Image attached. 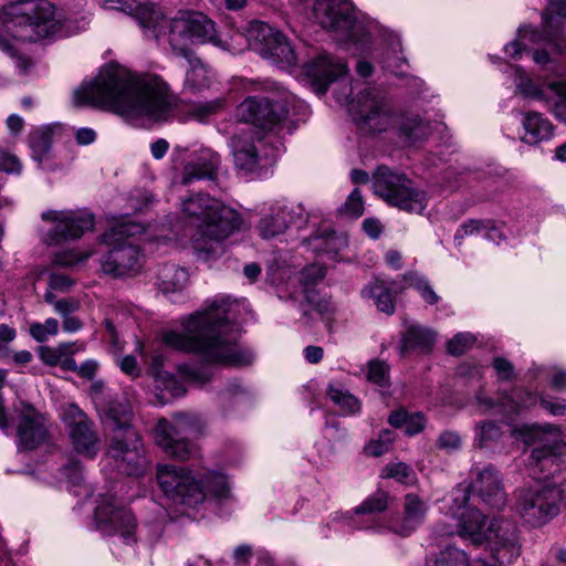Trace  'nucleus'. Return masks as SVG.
I'll return each mask as SVG.
<instances>
[{
  "instance_id": "nucleus-1",
  "label": "nucleus",
  "mask_w": 566,
  "mask_h": 566,
  "mask_svg": "<svg viewBox=\"0 0 566 566\" xmlns=\"http://www.w3.org/2000/svg\"><path fill=\"white\" fill-rule=\"evenodd\" d=\"M238 307L235 301L216 300L184 322L185 333H165L164 343L178 350L197 353L210 363L248 365L252 355L239 347L238 328L231 325L237 318Z\"/></svg>"
},
{
  "instance_id": "nucleus-2",
  "label": "nucleus",
  "mask_w": 566,
  "mask_h": 566,
  "mask_svg": "<svg viewBox=\"0 0 566 566\" xmlns=\"http://www.w3.org/2000/svg\"><path fill=\"white\" fill-rule=\"evenodd\" d=\"M77 106H176L177 96L159 76L111 62L73 92Z\"/></svg>"
},
{
  "instance_id": "nucleus-3",
  "label": "nucleus",
  "mask_w": 566,
  "mask_h": 566,
  "mask_svg": "<svg viewBox=\"0 0 566 566\" xmlns=\"http://www.w3.org/2000/svg\"><path fill=\"white\" fill-rule=\"evenodd\" d=\"M245 108L242 127L230 139V148L237 169L243 174L260 176L271 168L279 155L276 147L263 142V134L271 132L286 116V108Z\"/></svg>"
},
{
  "instance_id": "nucleus-4",
  "label": "nucleus",
  "mask_w": 566,
  "mask_h": 566,
  "mask_svg": "<svg viewBox=\"0 0 566 566\" xmlns=\"http://www.w3.org/2000/svg\"><path fill=\"white\" fill-rule=\"evenodd\" d=\"M182 210L189 217L200 220L193 248L203 259L220 254L221 241L230 237L242 223L234 209L208 195H197L184 200Z\"/></svg>"
},
{
  "instance_id": "nucleus-5",
  "label": "nucleus",
  "mask_w": 566,
  "mask_h": 566,
  "mask_svg": "<svg viewBox=\"0 0 566 566\" xmlns=\"http://www.w3.org/2000/svg\"><path fill=\"white\" fill-rule=\"evenodd\" d=\"M55 7L48 0H14L3 6L1 20L12 39L34 43L55 30Z\"/></svg>"
},
{
  "instance_id": "nucleus-6",
  "label": "nucleus",
  "mask_w": 566,
  "mask_h": 566,
  "mask_svg": "<svg viewBox=\"0 0 566 566\" xmlns=\"http://www.w3.org/2000/svg\"><path fill=\"white\" fill-rule=\"evenodd\" d=\"M513 434L533 448L530 465L533 474H543L536 479L546 480L560 475L559 482L566 480V444L560 440V430L553 424H523L513 430Z\"/></svg>"
},
{
  "instance_id": "nucleus-7",
  "label": "nucleus",
  "mask_w": 566,
  "mask_h": 566,
  "mask_svg": "<svg viewBox=\"0 0 566 566\" xmlns=\"http://www.w3.org/2000/svg\"><path fill=\"white\" fill-rule=\"evenodd\" d=\"M143 231L142 224L125 221L103 234V242L109 247V250L101 260L104 273L113 277H122L140 272L143 266L142 255L134 238Z\"/></svg>"
},
{
  "instance_id": "nucleus-8",
  "label": "nucleus",
  "mask_w": 566,
  "mask_h": 566,
  "mask_svg": "<svg viewBox=\"0 0 566 566\" xmlns=\"http://www.w3.org/2000/svg\"><path fill=\"white\" fill-rule=\"evenodd\" d=\"M115 408V416L102 413L112 426L113 437L109 454L117 461L126 463L122 469L127 474H137L142 463V443L137 431L130 427L132 408L126 400L108 399Z\"/></svg>"
},
{
  "instance_id": "nucleus-9",
  "label": "nucleus",
  "mask_w": 566,
  "mask_h": 566,
  "mask_svg": "<svg viewBox=\"0 0 566 566\" xmlns=\"http://www.w3.org/2000/svg\"><path fill=\"white\" fill-rule=\"evenodd\" d=\"M374 192L388 205L410 213L421 214L427 205L426 192L416 187L403 174L380 166L374 174Z\"/></svg>"
},
{
  "instance_id": "nucleus-10",
  "label": "nucleus",
  "mask_w": 566,
  "mask_h": 566,
  "mask_svg": "<svg viewBox=\"0 0 566 566\" xmlns=\"http://www.w3.org/2000/svg\"><path fill=\"white\" fill-rule=\"evenodd\" d=\"M447 515L457 521L454 525H447L441 522L436 526L434 532L439 536H451L459 534L471 538L475 544H481L488 539L489 530L494 523L501 520H494L486 526L485 517L482 513L469 505V490L467 488H455L451 494V504Z\"/></svg>"
},
{
  "instance_id": "nucleus-11",
  "label": "nucleus",
  "mask_w": 566,
  "mask_h": 566,
  "mask_svg": "<svg viewBox=\"0 0 566 566\" xmlns=\"http://www.w3.org/2000/svg\"><path fill=\"white\" fill-rule=\"evenodd\" d=\"M169 43L172 51L190 57V45L195 42H210L227 50L228 42L218 39L213 21L201 12H179L169 21Z\"/></svg>"
},
{
  "instance_id": "nucleus-12",
  "label": "nucleus",
  "mask_w": 566,
  "mask_h": 566,
  "mask_svg": "<svg viewBox=\"0 0 566 566\" xmlns=\"http://www.w3.org/2000/svg\"><path fill=\"white\" fill-rule=\"evenodd\" d=\"M564 502L558 482L537 484L520 491L515 503L516 514L531 526H542L554 518Z\"/></svg>"
},
{
  "instance_id": "nucleus-13",
  "label": "nucleus",
  "mask_w": 566,
  "mask_h": 566,
  "mask_svg": "<svg viewBox=\"0 0 566 566\" xmlns=\"http://www.w3.org/2000/svg\"><path fill=\"white\" fill-rule=\"evenodd\" d=\"M200 419L193 415L178 413L169 422L160 419L154 430L156 443L167 454L179 460H186L192 453L188 437L200 431Z\"/></svg>"
},
{
  "instance_id": "nucleus-14",
  "label": "nucleus",
  "mask_w": 566,
  "mask_h": 566,
  "mask_svg": "<svg viewBox=\"0 0 566 566\" xmlns=\"http://www.w3.org/2000/svg\"><path fill=\"white\" fill-rule=\"evenodd\" d=\"M313 15L318 24L342 41H356L360 29L352 0H314Z\"/></svg>"
},
{
  "instance_id": "nucleus-15",
  "label": "nucleus",
  "mask_w": 566,
  "mask_h": 566,
  "mask_svg": "<svg viewBox=\"0 0 566 566\" xmlns=\"http://www.w3.org/2000/svg\"><path fill=\"white\" fill-rule=\"evenodd\" d=\"M157 479L163 492L174 502L190 506L203 500L202 485L184 467L160 465Z\"/></svg>"
},
{
  "instance_id": "nucleus-16",
  "label": "nucleus",
  "mask_w": 566,
  "mask_h": 566,
  "mask_svg": "<svg viewBox=\"0 0 566 566\" xmlns=\"http://www.w3.org/2000/svg\"><path fill=\"white\" fill-rule=\"evenodd\" d=\"M42 219L53 224L43 237L49 245L77 239L94 227V217L86 211L49 210L42 213Z\"/></svg>"
},
{
  "instance_id": "nucleus-17",
  "label": "nucleus",
  "mask_w": 566,
  "mask_h": 566,
  "mask_svg": "<svg viewBox=\"0 0 566 566\" xmlns=\"http://www.w3.org/2000/svg\"><path fill=\"white\" fill-rule=\"evenodd\" d=\"M61 418L69 430L71 443L76 452L93 458L99 449V438L92 420L75 403L62 406Z\"/></svg>"
},
{
  "instance_id": "nucleus-18",
  "label": "nucleus",
  "mask_w": 566,
  "mask_h": 566,
  "mask_svg": "<svg viewBox=\"0 0 566 566\" xmlns=\"http://www.w3.org/2000/svg\"><path fill=\"white\" fill-rule=\"evenodd\" d=\"M14 410L20 444L24 449L32 450L44 443L49 437L44 416L24 401L15 406Z\"/></svg>"
},
{
  "instance_id": "nucleus-19",
  "label": "nucleus",
  "mask_w": 566,
  "mask_h": 566,
  "mask_svg": "<svg viewBox=\"0 0 566 566\" xmlns=\"http://www.w3.org/2000/svg\"><path fill=\"white\" fill-rule=\"evenodd\" d=\"M97 528L107 535L118 533L126 544L136 542L134 536L136 522L133 514L120 507H115L113 501L104 500L95 509Z\"/></svg>"
},
{
  "instance_id": "nucleus-20",
  "label": "nucleus",
  "mask_w": 566,
  "mask_h": 566,
  "mask_svg": "<svg viewBox=\"0 0 566 566\" xmlns=\"http://www.w3.org/2000/svg\"><path fill=\"white\" fill-rule=\"evenodd\" d=\"M473 480L469 485H458L457 488H467L470 492L476 494L486 505L501 509L506 503V492L497 471L491 467L473 468L471 470Z\"/></svg>"
},
{
  "instance_id": "nucleus-21",
  "label": "nucleus",
  "mask_w": 566,
  "mask_h": 566,
  "mask_svg": "<svg viewBox=\"0 0 566 566\" xmlns=\"http://www.w3.org/2000/svg\"><path fill=\"white\" fill-rule=\"evenodd\" d=\"M491 545L492 556L497 566H510L520 555L518 532L516 526L501 520L489 530L486 539Z\"/></svg>"
},
{
  "instance_id": "nucleus-22",
  "label": "nucleus",
  "mask_w": 566,
  "mask_h": 566,
  "mask_svg": "<svg viewBox=\"0 0 566 566\" xmlns=\"http://www.w3.org/2000/svg\"><path fill=\"white\" fill-rule=\"evenodd\" d=\"M292 203L284 200H277L264 209L258 224L256 231L262 239H272L283 234L297 216L296 209Z\"/></svg>"
},
{
  "instance_id": "nucleus-23",
  "label": "nucleus",
  "mask_w": 566,
  "mask_h": 566,
  "mask_svg": "<svg viewBox=\"0 0 566 566\" xmlns=\"http://www.w3.org/2000/svg\"><path fill=\"white\" fill-rule=\"evenodd\" d=\"M311 81V87L316 94L326 92L328 85L348 72L347 64L340 59L321 54L304 67Z\"/></svg>"
},
{
  "instance_id": "nucleus-24",
  "label": "nucleus",
  "mask_w": 566,
  "mask_h": 566,
  "mask_svg": "<svg viewBox=\"0 0 566 566\" xmlns=\"http://www.w3.org/2000/svg\"><path fill=\"white\" fill-rule=\"evenodd\" d=\"M280 31L272 28L265 22L262 21H251L245 28L244 33H235L231 36V42L229 43V48L227 50L239 53L244 50L243 41L247 46L261 56L264 53L269 52V48L273 41H275V36Z\"/></svg>"
},
{
  "instance_id": "nucleus-25",
  "label": "nucleus",
  "mask_w": 566,
  "mask_h": 566,
  "mask_svg": "<svg viewBox=\"0 0 566 566\" xmlns=\"http://www.w3.org/2000/svg\"><path fill=\"white\" fill-rule=\"evenodd\" d=\"M240 106H286L298 103L297 97L274 82L250 83Z\"/></svg>"
},
{
  "instance_id": "nucleus-26",
  "label": "nucleus",
  "mask_w": 566,
  "mask_h": 566,
  "mask_svg": "<svg viewBox=\"0 0 566 566\" xmlns=\"http://www.w3.org/2000/svg\"><path fill=\"white\" fill-rule=\"evenodd\" d=\"M545 43L553 45L557 52L566 50V0H552L544 15Z\"/></svg>"
},
{
  "instance_id": "nucleus-27",
  "label": "nucleus",
  "mask_w": 566,
  "mask_h": 566,
  "mask_svg": "<svg viewBox=\"0 0 566 566\" xmlns=\"http://www.w3.org/2000/svg\"><path fill=\"white\" fill-rule=\"evenodd\" d=\"M516 92L535 102L548 101V94L557 97V104H566V81L551 83L546 90L541 88L521 67H515Z\"/></svg>"
},
{
  "instance_id": "nucleus-28",
  "label": "nucleus",
  "mask_w": 566,
  "mask_h": 566,
  "mask_svg": "<svg viewBox=\"0 0 566 566\" xmlns=\"http://www.w3.org/2000/svg\"><path fill=\"white\" fill-rule=\"evenodd\" d=\"M521 117L522 134L520 139L527 145H537L548 140L554 133V126L543 114L535 111L523 112Z\"/></svg>"
},
{
  "instance_id": "nucleus-29",
  "label": "nucleus",
  "mask_w": 566,
  "mask_h": 566,
  "mask_svg": "<svg viewBox=\"0 0 566 566\" xmlns=\"http://www.w3.org/2000/svg\"><path fill=\"white\" fill-rule=\"evenodd\" d=\"M117 116L135 127L150 128L166 123L171 117V108H111Z\"/></svg>"
},
{
  "instance_id": "nucleus-30",
  "label": "nucleus",
  "mask_w": 566,
  "mask_h": 566,
  "mask_svg": "<svg viewBox=\"0 0 566 566\" xmlns=\"http://www.w3.org/2000/svg\"><path fill=\"white\" fill-rule=\"evenodd\" d=\"M220 164V158L211 150H202L199 157L188 163L182 171L181 182L188 185L195 180L213 179Z\"/></svg>"
},
{
  "instance_id": "nucleus-31",
  "label": "nucleus",
  "mask_w": 566,
  "mask_h": 566,
  "mask_svg": "<svg viewBox=\"0 0 566 566\" xmlns=\"http://www.w3.org/2000/svg\"><path fill=\"white\" fill-rule=\"evenodd\" d=\"M428 504L417 494L409 493L405 496L403 517L396 533L407 536L416 531L424 521Z\"/></svg>"
},
{
  "instance_id": "nucleus-32",
  "label": "nucleus",
  "mask_w": 566,
  "mask_h": 566,
  "mask_svg": "<svg viewBox=\"0 0 566 566\" xmlns=\"http://www.w3.org/2000/svg\"><path fill=\"white\" fill-rule=\"evenodd\" d=\"M437 333L419 324L407 326L402 335L400 352L405 355L409 350L429 352L434 342Z\"/></svg>"
},
{
  "instance_id": "nucleus-33",
  "label": "nucleus",
  "mask_w": 566,
  "mask_h": 566,
  "mask_svg": "<svg viewBox=\"0 0 566 566\" xmlns=\"http://www.w3.org/2000/svg\"><path fill=\"white\" fill-rule=\"evenodd\" d=\"M349 116L365 133L382 132L389 125L386 108H349Z\"/></svg>"
},
{
  "instance_id": "nucleus-34",
  "label": "nucleus",
  "mask_w": 566,
  "mask_h": 566,
  "mask_svg": "<svg viewBox=\"0 0 566 566\" xmlns=\"http://www.w3.org/2000/svg\"><path fill=\"white\" fill-rule=\"evenodd\" d=\"M349 116L365 133L382 132L389 125L386 108H349Z\"/></svg>"
},
{
  "instance_id": "nucleus-35",
  "label": "nucleus",
  "mask_w": 566,
  "mask_h": 566,
  "mask_svg": "<svg viewBox=\"0 0 566 566\" xmlns=\"http://www.w3.org/2000/svg\"><path fill=\"white\" fill-rule=\"evenodd\" d=\"M364 298L371 300L378 311L392 315L396 310L395 298L390 287L381 280L375 279L370 281L361 290Z\"/></svg>"
},
{
  "instance_id": "nucleus-36",
  "label": "nucleus",
  "mask_w": 566,
  "mask_h": 566,
  "mask_svg": "<svg viewBox=\"0 0 566 566\" xmlns=\"http://www.w3.org/2000/svg\"><path fill=\"white\" fill-rule=\"evenodd\" d=\"M269 48V52L262 56L271 63L277 65L280 69H290L296 64V55L293 46L287 41L286 36L279 32Z\"/></svg>"
},
{
  "instance_id": "nucleus-37",
  "label": "nucleus",
  "mask_w": 566,
  "mask_h": 566,
  "mask_svg": "<svg viewBox=\"0 0 566 566\" xmlns=\"http://www.w3.org/2000/svg\"><path fill=\"white\" fill-rule=\"evenodd\" d=\"M105 8L132 12L137 9L140 23L144 28L156 30L159 24L160 13L155 7H136L135 0H105Z\"/></svg>"
},
{
  "instance_id": "nucleus-38",
  "label": "nucleus",
  "mask_w": 566,
  "mask_h": 566,
  "mask_svg": "<svg viewBox=\"0 0 566 566\" xmlns=\"http://www.w3.org/2000/svg\"><path fill=\"white\" fill-rule=\"evenodd\" d=\"M188 280V272L175 264L165 265L158 273V285L165 294L182 291Z\"/></svg>"
},
{
  "instance_id": "nucleus-39",
  "label": "nucleus",
  "mask_w": 566,
  "mask_h": 566,
  "mask_svg": "<svg viewBox=\"0 0 566 566\" xmlns=\"http://www.w3.org/2000/svg\"><path fill=\"white\" fill-rule=\"evenodd\" d=\"M326 394L328 398L340 408L343 413L354 415L359 412L360 402L342 382L331 381L327 385Z\"/></svg>"
},
{
  "instance_id": "nucleus-40",
  "label": "nucleus",
  "mask_w": 566,
  "mask_h": 566,
  "mask_svg": "<svg viewBox=\"0 0 566 566\" xmlns=\"http://www.w3.org/2000/svg\"><path fill=\"white\" fill-rule=\"evenodd\" d=\"M479 233H483L485 239L496 243L503 238L502 232L495 227L492 220H470L461 226L454 237V240L458 244H461V240L464 237Z\"/></svg>"
},
{
  "instance_id": "nucleus-41",
  "label": "nucleus",
  "mask_w": 566,
  "mask_h": 566,
  "mask_svg": "<svg viewBox=\"0 0 566 566\" xmlns=\"http://www.w3.org/2000/svg\"><path fill=\"white\" fill-rule=\"evenodd\" d=\"M53 133L54 127L46 126L38 128L30 134L29 145L32 150V157L38 163H42L50 157Z\"/></svg>"
},
{
  "instance_id": "nucleus-42",
  "label": "nucleus",
  "mask_w": 566,
  "mask_h": 566,
  "mask_svg": "<svg viewBox=\"0 0 566 566\" xmlns=\"http://www.w3.org/2000/svg\"><path fill=\"white\" fill-rule=\"evenodd\" d=\"M308 243L314 250H321L327 254H337L347 247L348 241L345 234H337L332 231L324 235H315L311 238Z\"/></svg>"
},
{
  "instance_id": "nucleus-43",
  "label": "nucleus",
  "mask_w": 566,
  "mask_h": 566,
  "mask_svg": "<svg viewBox=\"0 0 566 566\" xmlns=\"http://www.w3.org/2000/svg\"><path fill=\"white\" fill-rule=\"evenodd\" d=\"M535 402L536 397L533 394L526 390H517L514 391V397H504L500 402V407L502 408V412L504 415L513 416L518 413L524 408L534 406Z\"/></svg>"
},
{
  "instance_id": "nucleus-44",
  "label": "nucleus",
  "mask_w": 566,
  "mask_h": 566,
  "mask_svg": "<svg viewBox=\"0 0 566 566\" xmlns=\"http://www.w3.org/2000/svg\"><path fill=\"white\" fill-rule=\"evenodd\" d=\"M528 41L533 43L545 42L542 33L528 27H523L518 29L517 39L505 45V52L512 57H517L522 51L527 49Z\"/></svg>"
},
{
  "instance_id": "nucleus-45",
  "label": "nucleus",
  "mask_w": 566,
  "mask_h": 566,
  "mask_svg": "<svg viewBox=\"0 0 566 566\" xmlns=\"http://www.w3.org/2000/svg\"><path fill=\"white\" fill-rule=\"evenodd\" d=\"M403 280L409 286L416 289L428 304L433 305L439 302L440 297L433 291L427 277L417 272H407L403 274Z\"/></svg>"
},
{
  "instance_id": "nucleus-46",
  "label": "nucleus",
  "mask_w": 566,
  "mask_h": 566,
  "mask_svg": "<svg viewBox=\"0 0 566 566\" xmlns=\"http://www.w3.org/2000/svg\"><path fill=\"white\" fill-rule=\"evenodd\" d=\"M384 479H395L400 483L411 485L416 482V473L411 467L403 462L388 463L381 470Z\"/></svg>"
},
{
  "instance_id": "nucleus-47",
  "label": "nucleus",
  "mask_w": 566,
  "mask_h": 566,
  "mask_svg": "<svg viewBox=\"0 0 566 566\" xmlns=\"http://www.w3.org/2000/svg\"><path fill=\"white\" fill-rule=\"evenodd\" d=\"M387 93L380 86H365L358 90L357 98L347 99V103H357L358 106H381L386 102Z\"/></svg>"
},
{
  "instance_id": "nucleus-48",
  "label": "nucleus",
  "mask_w": 566,
  "mask_h": 566,
  "mask_svg": "<svg viewBox=\"0 0 566 566\" xmlns=\"http://www.w3.org/2000/svg\"><path fill=\"white\" fill-rule=\"evenodd\" d=\"M432 566H469V559L463 551L448 546L437 555Z\"/></svg>"
},
{
  "instance_id": "nucleus-49",
  "label": "nucleus",
  "mask_w": 566,
  "mask_h": 566,
  "mask_svg": "<svg viewBox=\"0 0 566 566\" xmlns=\"http://www.w3.org/2000/svg\"><path fill=\"white\" fill-rule=\"evenodd\" d=\"M501 428L494 421H482L475 428V443L479 448H485L490 442L500 439Z\"/></svg>"
},
{
  "instance_id": "nucleus-50",
  "label": "nucleus",
  "mask_w": 566,
  "mask_h": 566,
  "mask_svg": "<svg viewBox=\"0 0 566 566\" xmlns=\"http://www.w3.org/2000/svg\"><path fill=\"white\" fill-rule=\"evenodd\" d=\"M389 494L385 491H377L369 497H367L358 507H356L357 514H371L385 511L388 507Z\"/></svg>"
},
{
  "instance_id": "nucleus-51",
  "label": "nucleus",
  "mask_w": 566,
  "mask_h": 566,
  "mask_svg": "<svg viewBox=\"0 0 566 566\" xmlns=\"http://www.w3.org/2000/svg\"><path fill=\"white\" fill-rule=\"evenodd\" d=\"M202 485L203 496L206 492L211 493L216 497H227L229 493V483L223 474L214 473L207 478L206 481H199Z\"/></svg>"
},
{
  "instance_id": "nucleus-52",
  "label": "nucleus",
  "mask_w": 566,
  "mask_h": 566,
  "mask_svg": "<svg viewBox=\"0 0 566 566\" xmlns=\"http://www.w3.org/2000/svg\"><path fill=\"white\" fill-rule=\"evenodd\" d=\"M91 397L101 411V413L115 416V408L112 403H108L109 395L106 394V388L103 382L96 381L91 386Z\"/></svg>"
},
{
  "instance_id": "nucleus-53",
  "label": "nucleus",
  "mask_w": 566,
  "mask_h": 566,
  "mask_svg": "<svg viewBox=\"0 0 566 566\" xmlns=\"http://www.w3.org/2000/svg\"><path fill=\"white\" fill-rule=\"evenodd\" d=\"M29 332L36 342L44 343L50 336L57 334L59 322L55 318H48L44 323H32Z\"/></svg>"
},
{
  "instance_id": "nucleus-54",
  "label": "nucleus",
  "mask_w": 566,
  "mask_h": 566,
  "mask_svg": "<svg viewBox=\"0 0 566 566\" xmlns=\"http://www.w3.org/2000/svg\"><path fill=\"white\" fill-rule=\"evenodd\" d=\"M400 130L411 142L424 139L429 134V126L419 118H409L402 123Z\"/></svg>"
},
{
  "instance_id": "nucleus-55",
  "label": "nucleus",
  "mask_w": 566,
  "mask_h": 566,
  "mask_svg": "<svg viewBox=\"0 0 566 566\" xmlns=\"http://www.w3.org/2000/svg\"><path fill=\"white\" fill-rule=\"evenodd\" d=\"M92 255L91 251L78 252L75 250H67L56 253L53 256V264L62 268H71L81 262H84Z\"/></svg>"
},
{
  "instance_id": "nucleus-56",
  "label": "nucleus",
  "mask_w": 566,
  "mask_h": 566,
  "mask_svg": "<svg viewBox=\"0 0 566 566\" xmlns=\"http://www.w3.org/2000/svg\"><path fill=\"white\" fill-rule=\"evenodd\" d=\"M179 376L187 382L195 386H202L210 380V374L201 368L181 365L178 367Z\"/></svg>"
},
{
  "instance_id": "nucleus-57",
  "label": "nucleus",
  "mask_w": 566,
  "mask_h": 566,
  "mask_svg": "<svg viewBox=\"0 0 566 566\" xmlns=\"http://www.w3.org/2000/svg\"><path fill=\"white\" fill-rule=\"evenodd\" d=\"M475 342V337L470 333H459L447 344V350L453 356L463 355Z\"/></svg>"
},
{
  "instance_id": "nucleus-58",
  "label": "nucleus",
  "mask_w": 566,
  "mask_h": 566,
  "mask_svg": "<svg viewBox=\"0 0 566 566\" xmlns=\"http://www.w3.org/2000/svg\"><path fill=\"white\" fill-rule=\"evenodd\" d=\"M367 378L380 387H386L389 384V366L380 360L370 361Z\"/></svg>"
},
{
  "instance_id": "nucleus-59",
  "label": "nucleus",
  "mask_w": 566,
  "mask_h": 566,
  "mask_svg": "<svg viewBox=\"0 0 566 566\" xmlns=\"http://www.w3.org/2000/svg\"><path fill=\"white\" fill-rule=\"evenodd\" d=\"M342 213L349 218H359L364 213L363 196L358 189H354L342 207Z\"/></svg>"
},
{
  "instance_id": "nucleus-60",
  "label": "nucleus",
  "mask_w": 566,
  "mask_h": 566,
  "mask_svg": "<svg viewBox=\"0 0 566 566\" xmlns=\"http://www.w3.org/2000/svg\"><path fill=\"white\" fill-rule=\"evenodd\" d=\"M71 345L70 344H60L57 347H41L40 348V359L49 366H55L59 365L61 361V358L69 353Z\"/></svg>"
},
{
  "instance_id": "nucleus-61",
  "label": "nucleus",
  "mask_w": 566,
  "mask_h": 566,
  "mask_svg": "<svg viewBox=\"0 0 566 566\" xmlns=\"http://www.w3.org/2000/svg\"><path fill=\"white\" fill-rule=\"evenodd\" d=\"M208 71L201 64L197 63L191 66L186 75V85L193 90H200L207 84Z\"/></svg>"
},
{
  "instance_id": "nucleus-62",
  "label": "nucleus",
  "mask_w": 566,
  "mask_h": 566,
  "mask_svg": "<svg viewBox=\"0 0 566 566\" xmlns=\"http://www.w3.org/2000/svg\"><path fill=\"white\" fill-rule=\"evenodd\" d=\"M325 268L321 264H311L301 272L300 281L304 285L316 284L325 276Z\"/></svg>"
},
{
  "instance_id": "nucleus-63",
  "label": "nucleus",
  "mask_w": 566,
  "mask_h": 566,
  "mask_svg": "<svg viewBox=\"0 0 566 566\" xmlns=\"http://www.w3.org/2000/svg\"><path fill=\"white\" fill-rule=\"evenodd\" d=\"M492 366L501 380H511L515 376L513 364L504 357H495Z\"/></svg>"
},
{
  "instance_id": "nucleus-64",
  "label": "nucleus",
  "mask_w": 566,
  "mask_h": 566,
  "mask_svg": "<svg viewBox=\"0 0 566 566\" xmlns=\"http://www.w3.org/2000/svg\"><path fill=\"white\" fill-rule=\"evenodd\" d=\"M461 442L460 436L453 431H444L438 438V447L447 452L459 450Z\"/></svg>"
}]
</instances>
